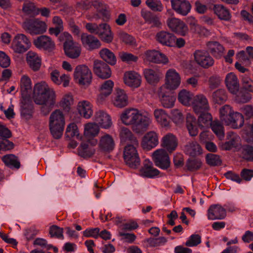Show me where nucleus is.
<instances>
[{
	"mask_svg": "<svg viewBox=\"0 0 253 253\" xmlns=\"http://www.w3.org/2000/svg\"><path fill=\"white\" fill-rule=\"evenodd\" d=\"M122 39L125 43L133 47L136 45V42L134 38L126 33H124L122 35Z\"/></svg>",
	"mask_w": 253,
	"mask_h": 253,
	"instance_id": "64",
	"label": "nucleus"
},
{
	"mask_svg": "<svg viewBox=\"0 0 253 253\" xmlns=\"http://www.w3.org/2000/svg\"><path fill=\"white\" fill-rule=\"evenodd\" d=\"M159 96L161 103L164 107L171 108L174 105L175 96L172 91H167L165 90V88L161 87L159 92Z\"/></svg>",
	"mask_w": 253,
	"mask_h": 253,
	"instance_id": "22",
	"label": "nucleus"
},
{
	"mask_svg": "<svg viewBox=\"0 0 253 253\" xmlns=\"http://www.w3.org/2000/svg\"><path fill=\"white\" fill-rule=\"evenodd\" d=\"M100 55L106 63L114 65L117 59L113 52L107 48H103L100 51Z\"/></svg>",
	"mask_w": 253,
	"mask_h": 253,
	"instance_id": "47",
	"label": "nucleus"
},
{
	"mask_svg": "<svg viewBox=\"0 0 253 253\" xmlns=\"http://www.w3.org/2000/svg\"><path fill=\"white\" fill-rule=\"evenodd\" d=\"M141 14L142 17L147 22L152 24L153 26L159 27L161 26V23L159 18L151 12L142 9L141 12Z\"/></svg>",
	"mask_w": 253,
	"mask_h": 253,
	"instance_id": "44",
	"label": "nucleus"
},
{
	"mask_svg": "<svg viewBox=\"0 0 253 253\" xmlns=\"http://www.w3.org/2000/svg\"><path fill=\"white\" fill-rule=\"evenodd\" d=\"M162 145L167 151L172 152L177 147L175 137L171 134L165 135L162 139Z\"/></svg>",
	"mask_w": 253,
	"mask_h": 253,
	"instance_id": "38",
	"label": "nucleus"
},
{
	"mask_svg": "<svg viewBox=\"0 0 253 253\" xmlns=\"http://www.w3.org/2000/svg\"><path fill=\"white\" fill-rule=\"evenodd\" d=\"M146 59L155 63L166 64L168 58L165 54L156 50H148L145 53Z\"/></svg>",
	"mask_w": 253,
	"mask_h": 253,
	"instance_id": "28",
	"label": "nucleus"
},
{
	"mask_svg": "<svg viewBox=\"0 0 253 253\" xmlns=\"http://www.w3.org/2000/svg\"><path fill=\"white\" fill-rule=\"evenodd\" d=\"M124 82L128 86L133 88H137L141 84V77L139 74L135 71H127L125 73Z\"/></svg>",
	"mask_w": 253,
	"mask_h": 253,
	"instance_id": "26",
	"label": "nucleus"
},
{
	"mask_svg": "<svg viewBox=\"0 0 253 253\" xmlns=\"http://www.w3.org/2000/svg\"><path fill=\"white\" fill-rule=\"evenodd\" d=\"M31 45L29 39L23 34H18L15 36L12 42V46L15 52L22 53L30 47Z\"/></svg>",
	"mask_w": 253,
	"mask_h": 253,
	"instance_id": "13",
	"label": "nucleus"
},
{
	"mask_svg": "<svg viewBox=\"0 0 253 253\" xmlns=\"http://www.w3.org/2000/svg\"><path fill=\"white\" fill-rule=\"evenodd\" d=\"M226 216V209L219 205H212L208 210V218L210 220H222Z\"/></svg>",
	"mask_w": 253,
	"mask_h": 253,
	"instance_id": "24",
	"label": "nucleus"
},
{
	"mask_svg": "<svg viewBox=\"0 0 253 253\" xmlns=\"http://www.w3.org/2000/svg\"><path fill=\"white\" fill-rule=\"evenodd\" d=\"M99 146L102 151L110 152L114 149L115 142L112 136L109 134H106L101 137Z\"/></svg>",
	"mask_w": 253,
	"mask_h": 253,
	"instance_id": "37",
	"label": "nucleus"
},
{
	"mask_svg": "<svg viewBox=\"0 0 253 253\" xmlns=\"http://www.w3.org/2000/svg\"><path fill=\"white\" fill-rule=\"evenodd\" d=\"M93 71L98 77L102 79H108L111 75L110 68L103 61L95 60L93 63Z\"/></svg>",
	"mask_w": 253,
	"mask_h": 253,
	"instance_id": "16",
	"label": "nucleus"
},
{
	"mask_svg": "<svg viewBox=\"0 0 253 253\" xmlns=\"http://www.w3.org/2000/svg\"><path fill=\"white\" fill-rule=\"evenodd\" d=\"M193 94L185 89L181 90L178 95V101L182 104L190 106L193 101Z\"/></svg>",
	"mask_w": 253,
	"mask_h": 253,
	"instance_id": "48",
	"label": "nucleus"
},
{
	"mask_svg": "<svg viewBox=\"0 0 253 253\" xmlns=\"http://www.w3.org/2000/svg\"><path fill=\"white\" fill-rule=\"evenodd\" d=\"M23 10L28 14L34 15L37 13V8L34 3L30 1L24 2L23 6Z\"/></svg>",
	"mask_w": 253,
	"mask_h": 253,
	"instance_id": "62",
	"label": "nucleus"
},
{
	"mask_svg": "<svg viewBox=\"0 0 253 253\" xmlns=\"http://www.w3.org/2000/svg\"><path fill=\"white\" fill-rule=\"evenodd\" d=\"M55 98L54 91L45 82L38 83L35 85L33 98L36 104L42 105L41 112L44 115H47L51 111L55 103Z\"/></svg>",
	"mask_w": 253,
	"mask_h": 253,
	"instance_id": "3",
	"label": "nucleus"
},
{
	"mask_svg": "<svg viewBox=\"0 0 253 253\" xmlns=\"http://www.w3.org/2000/svg\"><path fill=\"white\" fill-rule=\"evenodd\" d=\"M168 27L173 32L184 36L188 29L187 25L180 20L176 18H169L167 20Z\"/></svg>",
	"mask_w": 253,
	"mask_h": 253,
	"instance_id": "20",
	"label": "nucleus"
},
{
	"mask_svg": "<svg viewBox=\"0 0 253 253\" xmlns=\"http://www.w3.org/2000/svg\"><path fill=\"white\" fill-rule=\"evenodd\" d=\"M242 109L243 114L234 112L229 105H225L220 109V120L222 124L234 128H239L245 124L247 133L252 138L251 141L253 142V109L250 105H245Z\"/></svg>",
	"mask_w": 253,
	"mask_h": 253,
	"instance_id": "2",
	"label": "nucleus"
},
{
	"mask_svg": "<svg viewBox=\"0 0 253 253\" xmlns=\"http://www.w3.org/2000/svg\"><path fill=\"white\" fill-rule=\"evenodd\" d=\"M138 144H126L124 150V159L130 168L137 169L140 164V160L136 149Z\"/></svg>",
	"mask_w": 253,
	"mask_h": 253,
	"instance_id": "9",
	"label": "nucleus"
},
{
	"mask_svg": "<svg viewBox=\"0 0 253 253\" xmlns=\"http://www.w3.org/2000/svg\"><path fill=\"white\" fill-rule=\"evenodd\" d=\"M34 103L31 97L22 98L20 107L21 116L22 118L29 120L33 117Z\"/></svg>",
	"mask_w": 253,
	"mask_h": 253,
	"instance_id": "19",
	"label": "nucleus"
},
{
	"mask_svg": "<svg viewBox=\"0 0 253 253\" xmlns=\"http://www.w3.org/2000/svg\"><path fill=\"white\" fill-rule=\"evenodd\" d=\"M74 78L80 84L88 85L91 82L92 73L86 66L79 65L74 72Z\"/></svg>",
	"mask_w": 253,
	"mask_h": 253,
	"instance_id": "11",
	"label": "nucleus"
},
{
	"mask_svg": "<svg viewBox=\"0 0 253 253\" xmlns=\"http://www.w3.org/2000/svg\"><path fill=\"white\" fill-rule=\"evenodd\" d=\"M213 10L218 18L222 20L229 21L231 16L229 10L224 6L220 4L214 5Z\"/></svg>",
	"mask_w": 253,
	"mask_h": 253,
	"instance_id": "42",
	"label": "nucleus"
},
{
	"mask_svg": "<svg viewBox=\"0 0 253 253\" xmlns=\"http://www.w3.org/2000/svg\"><path fill=\"white\" fill-rule=\"evenodd\" d=\"M81 40L84 46L89 50L97 49L101 46L100 42L96 37L87 33L82 34Z\"/></svg>",
	"mask_w": 253,
	"mask_h": 253,
	"instance_id": "23",
	"label": "nucleus"
},
{
	"mask_svg": "<svg viewBox=\"0 0 253 253\" xmlns=\"http://www.w3.org/2000/svg\"><path fill=\"white\" fill-rule=\"evenodd\" d=\"M207 47L212 55L216 58L221 56L224 48L218 42H210L207 43Z\"/></svg>",
	"mask_w": 253,
	"mask_h": 253,
	"instance_id": "45",
	"label": "nucleus"
},
{
	"mask_svg": "<svg viewBox=\"0 0 253 253\" xmlns=\"http://www.w3.org/2000/svg\"><path fill=\"white\" fill-rule=\"evenodd\" d=\"M227 98L226 91L223 89H217L213 92L212 95V101L215 104H222L226 100Z\"/></svg>",
	"mask_w": 253,
	"mask_h": 253,
	"instance_id": "49",
	"label": "nucleus"
},
{
	"mask_svg": "<svg viewBox=\"0 0 253 253\" xmlns=\"http://www.w3.org/2000/svg\"><path fill=\"white\" fill-rule=\"evenodd\" d=\"M2 161L5 165L10 169H19L20 166V162L17 158L13 154L6 155L3 157Z\"/></svg>",
	"mask_w": 253,
	"mask_h": 253,
	"instance_id": "46",
	"label": "nucleus"
},
{
	"mask_svg": "<svg viewBox=\"0 0 253 253\" xmlns=\"http://www.w3.org/2000/svg\"><path fill=\"white\" fill-rule=\"evenodd\" d=\"M253 91L247 90V89L242 88L241 90L238 92L237 95V99L242 103H246L252 98L251 94Z\"/></svg>",
	"mask_w": 253,
	"mask_h": 253,
	"instance_id": "59",
	"label": "nucleus"
},
{
	"mask_svg": "<svg viewBox=\"0 0 253 253\" xmlns=\"http://www.w3.org/2000/svg\"><path fill=\"white\" fill-rule=\"evenodd\" d=\"M119 56L122 61L128 64L135 63L138 59V56L131 53L125 51L120 52Z\"/></svg>",
	"mask_w": 253,
	"mask_h": 253,
	"instance_id": "54",
	"label": "nucleus"
},
{
	"mask_svg": "<svg viewBox=\"0 0 253 253\" xmlns=\"http://www.w3.org/2000/svg\"><path fill=\"white\" fill-rule=\"evenodd\" d=\"M166 80L167 89L170 90L176 88L180 83L179 75L173 69H169L167 71Z\"/></svg>",
	"mask_w": 253,
	"mask_h": 253,
	"instance_id": "25",
	"label": "nucleus"
},
{
	"mask_svg": "<svg viewBox=\"0 0 253 253\" xmlns=\"http://www.w3.org/2000/svg\"><path fill=\"white\" fill-rule=\"evenodd\" d=\"M27 61L30 67L36 71L41 66V58L38 54L32 51H29L27 54Z\"/></svg>",
	"mask_w": 253,
	"mask_h": 253,
	"instance_id": "34",
	"label": "nucleus"
},
{
	"mask_svg": "<svg viewBox=\"0 0 253 253\" xmlns=\"http://www.w3.org/2000/svg\"><path fill=\"white\" fill-rule=\"evenodd\" d=\"M94 120L95 123L104 128H109L112 124L110 116L103 110L96 112Z\"/></svg>",
	"mask_w": 253,
	"mask_h": 253,
	"instance_id": "30",
	"label": "nucleus"
},
{
	"mask_svg": "<svg viewBox=\"0 0 253 253\" xmlns=\"http://www.w3.org/2000/svg\"><path fill=\"white\" fill-rule=\"evenodd\" d=\"M146 4L154 11L161 12L164 8L160 0H146Z\"/></svg>",
	"mask_w": 253,
	"mask_h": 253,
	"instance_id": "57",
	"label": "nucleus"
},
{
	"mask_svg": "<svg viewBox=\"0 0 253 253\" xmlns=\"http://www.w3.org/2000/svg\"><path fill=\"white\" fill-rule=\"evenodd\" d=\"M201 242V237L198 234H194L191 235L185 243L186 246L188 247L196 246Z\"/></svg>",
	"mask_w": 253,
	"mask_h": 253,
	"instance_id": "60",
	"label": "nucleus"
},
{
	"mask_svg": "<svg viewBox=\"0 0 253 253\" xmlns=\"http://www.w3.org/2000/svg\"><path fill=\"white\" fill-rule=\"evenodd\" d=\"M158 144V138L157 133L154 131L148 132L143 137L142 146L144 149L150 150L155 147Z\"/></svg>",
	"mask_w": 253,
	"mask_h": 253,
	"instance_id": "27",
	"label": "nucleus"
},
{
	"mask_svg": "<svg viewBox=\"0 0 253 253\" xmlns=\"http://www.w3.org/2000/svg\"><path fill=\"white\" fill-rule=\"evenodd\" d=\"M21 92L22 98L31 97L32 92L31 81L30 78L23 76L21 79Z\"/></svg>",
	"mask_w": 253,
	"mask_h": 253,
	"instance_id": "31",
	"label": "nucleus"
},
{
	"mask_svg": "<svg viewBox=\"0 0 253 253\" xmlns=\"http://www.w3.org/2000/svg\"><path fill=\"white\" fill-rule=\"evenodd\" d=\"M156 39L158 42L163 45L172 46L175 44L176 37L168 32L162 31L157 34Z\"/></svg>",
	"mask_w": 253,
	"mask_h": 253,
	"instance_id": "29",
	"label": "nucleus"
},
{
	"mask_svg": "<svg viewBox=\"0 0 253 253\" xmlns=\"http://www.w3.org/2000/svg\"><path fill=\"white\" fill-rule=\"evenodd\" d=\"M73 101V99L72 95L66 94L61 100L60 106L66 113H69L71 110V105Z\"/></svg>",
	"mask_w": 253,
	"mask_h": 253,
	"instance_id": "55",
	"label": "nucleus"
},
{
	"mask_svg": "<svg viewBox=\"0 0 253 253\" xmlns=\"http://www.w3.org/2000/svg\"><path fill=\"white\" fill-rule=\"evenodd\" d=\"M157 121L164 126H169L170 123V117L168 113L162 109H156L154 113Z\"/></svg>",
	"mask_w": 253,
	"mask_h": 253,
	"instance_id": "39",
	"label": "nucleus"
},
{
	"mask_svg": "<svg viewBox=\"0 0 253 253\" xmlns=\"http://www.w3.org/2000/svg\"><path fill=\"white\" fill-rule=\"evenodd\" d=\"M194 58L197 63L205 68H208L214 63V60L209 52L205 50H197L194 54Z\"/></svg>",
	"mask_w": 253,
	"mask_h": 253,
	"instance_id": "14",
	"label": "nucleus"
},
{
	"mask_svg": "<svg viewBox=\"0 0 253 253\" xmlns=\"http://www.w3.org/2000/svg\"><path fill=\"white\" fill-rule=\"evenodd\" d=\"M113 102L115 106L119 108L124 107L127 104V96L124 90L118 89L116 90V96Z\"/></svg>",
	"mask_w": 253,
	"mask_h": 253,
	"instance_id": "41",
	"label": "nucleus"
},
{
	"mask_svg": "<svg viewBox=\"0 0 253 253\" xmlns=\"http://www.w3.org/2000/svg\"><path fill=\"white\" fill-rule=\"evenodd\" d=\"M144 77L150 84H155L160 80L159 72L151 69H145L143 71Z\"/></svg>",
	"mask_w": 253,
	"mask_h": 253,
	"instance_id": "43",
	"label": "nucleus"
},
{
	"mask_svg": "<svg viewBox=\"0 0 253 253\" xmlns=\"http://www.w3.org/2000/svg\"><path fill=\"white\" fill-rule=\"evenodd\" d=\"M11 136L10 130L0 123V136L4 138L0 140V151L9 150L13 148L14 144L7 139Z\"/></svg>",
	"mask_w": 253,
	"mask_h": 253,
	"instance_id": "18",
	"label": "nucleus"
},
{
	"mask_svg": "<svg viewBox=\"0 0 253 253\" xmlns=\"http://www.w3.org/2000/svg\"><path fill=\"white\" fill-rule=\"evenodd\" d=\"M100 229L98 227L87 228L83 232V235L86 237L97 238L99 237Z\"/></svg>",
	"mask_w": 253,
	"mask_h": 253,
	"instance_id": "63",
	"label": "nucleus"
},
{
	"mask_svg": "<svg viewBox=\"0 0 253 253\" xmlns=\"http://www.w3.org/2000/svg\"><path fill=\"white\" fill-rule=\"evenodd\" d=\"M50 77L52 81L57 84H60L63 83L64 87L69 85L70 77L65 74L60 75V72L57 70H54L51 72Z\"/></svg>",
	"mask_w": 253,
	"mask_h": 253,
	"instance_id": "36",
	"label": "nucleus"
},
{
	"mask_svg": "<svg viewBox=\"0 0 253 253\" xmlns=\"http://www.w3.org/2000/svg\"><path fill=\"white\" fill-rule=\"evenodd\" d=\"M63 232V228L57 225H53L50 227L49 234L52 237H56L57 238L63 239L64 238Z\"/></svg>",
	"mask_w": 253,
	"mask_h": 253,
	"instance_id": "61",
	"label": "nucleus"
},
{
	"mask_svg": "<svg viewBox=\"0 0 253 253\" xmlns=\"http://www.w3.org/2000/svg\"><path fill=\"white\" fill-rule=\"evenodd\" d=\"M114 83L111 80L105 81L101 85L100 88L101 98L104 99L109 96L112 92Z\"/></svg>",
	"mask_w": 253,
	"mask_h": 253,
	"instance_id": "50",
	"label": "nucleus"
},
{
	"mask_svg": "<svg viewBox=\"0 0 253 253\" xmlns=\"http://www.w3.org/2000/svg\"><path fill=\"white\" fill-rule=\"evenodd\" d=\"M250 75V73L240 74V77L241 79L242 88L253 91V81L251 78Z\"/></svg>",
	"mask_w": 253,
	"mask_h": 253,
	"instance_id": "51",
	"label": "nucleus"
},
{
	"mask_svg": "<svg viewBox=\"0 0 253 253\" xmlns=\"http://www.w3.org/2000/svg\"><path fill=\"white\" fill-rule=\"evenodd\" d=\"M155 165L159 168L167 170L170 167V161L167 152L163 149L155 151L153 155Z\"/></svg>",
	"mask_w": 253,
	"mask_h": 253,
	"instance_id": "12",
	"label": "nucleus"
},
{
	"mask_svg": "<svg viewBox=\"0 0 253 253\" xmlns=\"http://www.w3.org/2000/svg\"><path fill=\"white\" fill-rule=\"evenodd\" d=\"M85 28L90 33L98 35L103 41L106 42H110L113 40L110 27L106 23L97 25L94 23H88L86 24Z\"/></svg>",
	"mask_w": 253,
	"mask_h": 253,
	"instance_id": "7",
	"label": "nucleus"
},
{
	"mask_svg": "<svg viewBox=\"0 0 253 253\" xmlns=\"http://www.w3.org/2000/svg\"><path fill=\"white\" fill-rule=\"evenodd\" d=\"M172 8L182 16L187 15L191 9V5L187 0H170Z\"/></svg>",
	"mask_w": 253,
	"mask_h": 253,
	"instance_id": "17",
	"label": "nucleus"
},
{
	"mask_svg": "<svg viewBox=\"0 0 253 253\" xmlns=\"http://www.w3.org/2000/svg\"><path fill=\"white\" fill-rule=\"evenodd\" d=\"M121 120L126 125H131L133 131L138 134H142L146 131L150 123L149 118L134 109L125 111L121 116Z\"/></svg>",
	"mask_w": 253,
	"mask_h": 253,
	"instance_id": "4",
	"label": "nucleus"
},
{
	"mask_svg": "<svg viewBox=\"0 0 253 253\" xmlns=\"http://www.w3.org/2000/svg\"><path fill=\"white\" fill-rule=\"evenodd\" d=\"M65 126L64 115L60 110L56 109L50 115L49 118V129L51 135L55 139L61 137Z\"/></svg>",
	"mask_w": 253,
	"mask_h": 253,
	"instance_id": "6",
	"label": "nucleus"
},
{
	"mask_svg": "<svg viewBox=\"0 0 253 253\" xmlns=\"http://www.w3.org/2000/svg\"><path fill=\"white\" fill-rule=\"evenodd\" d=\"M120 139L122 143H127V144H138L136 138L133 135L131 131L127 128H121L120 132Z\"/></svg>",
	"mask_w": 253,
	"mask_h": 253,
	"instance_id": "33",
	"label": "nucleus"
},
{
	"mask_svg": "<svg viewBox=\"0 0 253 253\" xmlns=\"http://www.w3.org/2000/svg\"><path fill=\"white\" fill-rule=\"evenodd\" d=\"M201 161L199 159L195 158H189L185 165V167L189 171L197 170L201 167Z\"/></svg>",
	"mask_w": 253,
	"mask_h": 253,
	"instance_id": "53",
	"label": "nucleus"
},
{
	"mask_svg": "<svg viewBox=\"0 0 253 253\" xmlns=\"http://www.w3.org/2000/svg\"><path fill=\"white\" fill-rule=\"evenodd\" d=\"M99 132V128L96 125L88 124L84 128V134L87 138V143H82L79 150V154L80 156L84 158L91 157L95 153V150L89 146L95 145L97 140L94 138Z\"/></svg>",
	"mask_w": 253,
	"mask_h": 253,
	"instance_id": "5",
	"label": "nucleus"
},
{
	"mask_svg": "<svg viewBox=\"0 0 253 253\" xmlns=\"http://www.w3.org/2000/svg\"><path fill=\"white\" fill-rule=\"evenodd\" d=\"M65 135L67 138H72L74 137H78L79 133L77 125L74 123L70 124L67 127Z\"/></svg>",
	"mask_w": 253,
	"mask_h": 253,
	"instance_id": "56",
	"label": "nucleus"
},
{
	"mask_svg": "<svg viewBox=\"0 0 253 253\" xmlns=\"http://www.w3.org/2000/svg\"><path fill=\"white\" fill-rule=\"evenodd\" d=\"M78 110L80 114L85 119H89L93 114L91 104L86 100L79 102Z\"/></svg>",
	"mask_w": 253,
	"mask_h": 253,
	"instance_id": "35",
	"label": "nucleus"
},
{
	"mask_svg": "<svg viewBox=\"0 0 253 253\" xmlns=\"http://www.w3.org/2000/svg\"><path fill=\"white\" fill-rule=\"evenodd\" d=\"M140 175L143 177L155 178L160 171L153 167V163L149 160H145L143 166L139 170Z\"/></svg>",
	"mask_w": 253,
	"mask_h": 253,
	"instance_id": "21",
	"label": "nucleus"
},
{
	"mask_svg": "<svg viewBox=\"0 0 253 253\" xmlns=\"http://www.w3.org/2000/svg\"><path fill=\"white\" fill-rule=\"evenodd\" d=\"M207 163L208 165L212 166H219L221 164V161L218 155L209 153L206 156Z\"/></svg>",
	"mask_w": 253,
	"mask_h": 253,
	"instance_id": "58",
	"label": "nucleus"
},
{
	"mask_svg": "<svg viewBox=\"0 0 253 253\" xmlns=\"http://www.w3.org/2000/svg\"><path fill=\"white\" fill-rule=\"evenodd\" d=\"M225 84L228 90L233 94H236L239 88L237 78L232 72L228 73L225 78Z\"/></svg>",
	"mask_w": 253,
	"mask_h": 253,
	"instance_id": "32",
	"label": "nucleus"
},
{
	"mask_svg": "<svg viewBox=\"0 0 253 253\" xmlns=\"http://www.w3.org/2000/svg\"><path fill=\"white\" fill-rule=\"evenodd\" d=\"M243 158L248 162H253V146L244 145L241 149Z\"/></svg>",
	"mask_w": 253,
	"mask_h": 253,
	"instance_id": "52",
	"label": "nucleus"
},
{
	"mask_svg": "<svg viewBox=\"0 0 253 253\" xmlns=\"http://www.w3.org/2000/svg\"><path fill=\"white\" fill-rule=\"evenodd\" d=\"M184 151L191 157H195L202 153L201 146L195 141L189 142L185 146Z\"/></svg>",
	"mask_w": 253,
	"mask_h": 253,
	"instance_id": "40",
	"label": "nucleus"
},
{
	"mask_svg": "<svg viewBox=\"0 0 253 253\" xmlns=\"http://www.w3.org/2000/svg\"><path fill=\"white\" fill-rule=\"evenodd\" d=\"M23 27L26 32L32 35L42 34L46 31L45 22L38 19H29L23 24Z\"/></svg>",
	"mask_w": 253,
	"mask_h": 253,
	"instance_id": "10",
	"label": "nucleus"
},
{
	"mask_svg": "<svg viewBox=\"0 0 253 253\" xmlns=\"http://www.w3.org/2000/svg\"><path fill=\"white\" fill-rule=\"evenodd\" d=\"M191 105L198 119L197 121L193 116L187 114L186 126L190 135L195 136L198 133L199 128L204 130L210 126L220 139H223L224 137L223 125L218 121H212V116L209 113L210 106L207 97L201 94L194 96Z\"/></svg>",
	"mask_w": 253,
	"mask_h": 253,
	"instance_id": "1",
	"label": "nucleus"
},
{
	"mask_svg": "<svg viewBox=\"0 0 253 253\" xmlns=\"http://www.w3.org/2000/svg\"><path fill=\"white\" fill-rule=\"evenodd\" d=\"M59 40L64 42V50L66 55L71 58H76L80 55V49L77 44L72 40L70 34L64 32L60 35Z\"/></svg>",
	"mask_w": 253,
	"mask_h": 253,
	"instance_id": "8",
	"label": "nucleus"
},
{
	"mask_svg": "<svg viewBox=\"0 0 253 253\" xmlns=\"http://www.w3.org/2000/svg\"><path fill=\"white\" fill-rule=\"evenodd\" d=\"M35 46L39 49L50 52L55 47V44L51 39L48 36L42 35L34 39L33 42Z\"/></svg>",
	"mask_w": 253,
	"mask_h": 253,
	"instance_id": "15",
	"label": "nucleus"
}]
</instances>
